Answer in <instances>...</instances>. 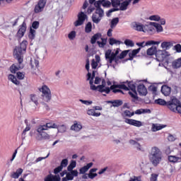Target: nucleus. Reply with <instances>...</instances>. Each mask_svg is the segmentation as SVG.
<instances>
[{"mask_svg": "<svg viewBox=\"0 0 181 181\" xmlns=\"http://www.w3.org/2000/svg\"><path fill=\"white\" fill-rule=\"evenodd\" d=\"M92 29H93V24H91V22H88L85 27L86 33H90Z\"/></svg>", "mask_w": 181, "mask_h": 181, "instance_id": "41", "label": "nucleus"}, {"mask_svg": "<svg viewBox=\"0 0 181 181\" xmlns=\"http://www.w3.org/2000/svg\"><path fill=\"white\" fill-rule=\"evenodd\" d=\"M57 129H58L59 132L63 134L66 132V131H67V127H66V125L62 124L61 126H58V128H57Z\"/></svg>", "mask_w": 181, "mask_h": 181, "instance_id": "47", "label": "nucleus"}, {"mask_svg": "<svg viewBox=\"0 0 181 181\" xmlns=\"http://www.w3.org/2000/svg\"><path fill=\"white\" fill-rule=\"evenodd\" d=\"M99 93H105L110 94L111 89L109 87H105V80L102 81V85L98 86Z\"/></svg>", "mask_w": 181, "mask_h": 181, "instance_id": "16", "label": "nucleus"}, {"mask_svg": "<svg viewBox=\"0 0 181 181\" xmlns=\"http://www.w3.org/2000/svg\"><path fill=\"white\" fill-rule=\"evenodd\" d=\"M164 127L160 126V124H153L152 127H151V131L153 132H156V131H160V129H163Z\"/></svg>", "mask_w": 181, "mask_h": 181, "instance_id": "35", "label": "nucleus"}, {"mask_svg": "<svg viewBox=\"0 0 181 181\" xmlns=\"http://www.w3.org/2000/svg\"><path fill=\"white\" fill-rule=\"evenodd\" d=\"M148 159L153 166H158L162 162V151L156 146H153L148 152Z\"/></svg>", "mask_w": 181, "mask_h": 181, "instance_id": "2", "label": "nucleus"}, {"mask_svg": "<svg viewBox=\"0 0 181 181\" xmlns=\"http://www.w3.org/2000/svg\"><path fill=\"white\" fill-rule=\"evenodd\" d=\"M129 90H131V91H129V95L132 98H134V100L138 99V93H136V86H135V84L132 82H128L127 83Z\"/></svg>", "mask_w": 181, "mask_h": 181, "instance_id": "10", "label": "nucleus"}, {"mask_svg": "<svg viewBox=\"0 0 181 181\" xmlns=\"http://www.w3.org/2000/svg\"><path fill=\"white\" fill-rule=\"evenodd\" d=\"M45 127V129H47V131H48V129H57V128H59V126H57V124H56L54 122H50L48 123H46L45 124H43Z\"/></svg>", "mask_w": 181, "mask_h": 181, "instance_id": "23", "label": "nucleus"}, {"mask_svg": "<svg viewBox=\"0 0 181 181\" xmlns=\"http://www.w3.org/2000/svg\"><path fill=\"white\" fill-rule=\"evenodd\" d=\"M18 66H16V65L13 64L11 67H10V71L11 73H13V74H15V73H16L18 71V70H19V69H23V65L21 64H20L18 62Z\"/></svg>", "mask_w": 181, "mask_h": 181, "instance_id": "26", "label": "nucleus"}, {"mask_svg": "<svg viewBox=\"0 0 181 181\" xmlns=\"http://www.w3.org/2000/svg\"><path fill=\"white\" fill-rule=\"evenodd\" d=\"M105 57L106 60H108L109 63L111 64L114 62V59L117 57V54L114 52H112L111 49H107L105 52Z\"/></svg>", "mask_w": 181, "mask_h": 181, "instance_id": "14", "label": "nucleus"}, {"mask_svg": "<svg viewBox=\"0 0 181 181\" xmlns=\"http://www.w3.org/2000/svg\"><path fill=\"white\" fill-rule=\"evenodd\" d=\"M155 103L158 104V105H168V102L165 101L163 99H157L155 100Z\"/></svg>", "mask_w": 181, "mask_h": 181, "instance_id": "44", "label": "nucleus"}, {"mask_svg": "<svg viewBox=\"0 0 181 181\" xmlns=\"http://www.w3.org/2000/svg\"><path fill=\"white\" fill-rule=\"evenodd\" d=\"M109 104H112V107H121L123 102L121 100H110L108 101Z\"/></svg>", "mask_w": 181, "mask_h": 181, "instance_id": "32", "label": "nucleus"}, {"mask_svg": "<svg viewBox=\"0 0 181 181\" xmlns=\"http://www.w3.org/2000/svg\"><path fill=\"white\" fill-rule=\"evenodd\" d=\"M33 29H38L39 28V21H34L32 24Z\"/></svg>", "mask_w": 181, "mask_h": 181, "instance_id": "63", "label": "nucleus"}, {"mask_svg": "<svg viewBox=\"0 0 181 181\" xmlns=\"http://www.w3.org/2000/svg\"><path fill=\"white\" fill-rule=\"evenodd\" d=\"M30 100L35 104V105H39V102L37 101V96L36 95H30Z\"/></svg>", "mask_w": 181, "mask_h": 181, "instance_id": "50", "label": "nucleus"}, {"mask_svg": "<svg viewBox=\"0 0 181 181\" xmlns=\"http://www.w3.org/2000/svg\"><path fill=\"white\" fill-rule=\"evenodd\" d=\"M131 28L134 29V30H136L137 32H144V33H153L155 32V28L149 25H144L142 23L139 22H132L131 23Z\"/></svg>", "mask_w": 181, "mask_h": 181, "instance_id": "5", "label": "nucleus"}, {"mask_svg": "<svg viewBox=\"0 0 181 181\" xmlns=\"http://www.w3.org/2000/svg\"><path fill=\"white\" fill-rule=\"evenodd\" d=\"M110 89L112 90L113 93H121L122 94H124V92L122 90L115 89V86H111Z\"/></svg>", "mask_w": 181, "mask_h": 181, "instance_id": "58", "label": "nucleus"}, {"mask_svg": "<svg viewBox=\"0 0 181 181\" xmlns=\"http://www.w3.org/2000/svg\"><path fill=\"white\" fill-rule=\"evenodd\" d=\"M137 91L139 95H146L148 94V90L144 84H140L137 86Z\"/></svg>", "mask_w": 181, "mask_h": 181, "instance_id": "18", "label": "nucleus"}, {"mask_svg": "<svg viewBox=\"0 0 181 181\" xmlns=\"http://www.w3.org/2000/svg\"><path fill=\"white\" fill-rule=\"evenodd\" d=\"M149 21H154L155 22H159L160 21V16L158 15H153L149 17Z\"/></svg>", "mask_w": 181, "mask_h": 181, "instance_id": "48", "label": "nucleus"}, {"mask_svg": "<svg viewBox=\"0 0 181 181\" xmlns=\"http://www.w3.org/2000/svg\"><path fill=\"white\" fill-rule=\"evenodd\" d=\"M80 103H82V104H84L85 105H91V104H93V101H90V100H84L82 99L79 100Z\"/></svg>", "mask_w": 181, "mask_h": 181, "instance_id": "60", "label": "nucleus"}, {"mask_svg": "<svg viewBox=\"0 0 181 181\" xmlns=\"http://www.w3.org/2000/svg\"><path fill=\"white\" fill-rule=\"evenodd\" d=\"M26 32V23L23 22L21 25L19 26V29L16 33V37L19 39H22L25 36Z\"/></svg>", "mask_w": 181, "mask_h": 181, "instance_id": "13", "label": "nucleus"}, {"mask_svg": "<svg viewBox=\"0 0 181 181\" xmlns=\"http://www.w3.org/2000/svg\"><path fill=\"white\" fill-rule=\"evenodd\" d=\"M87 19V16L84 12L81 11L80 13H78V20L76 21L74 23V26L77 28L78 26H81Z\"/></svg>", "mask_w": 181, "mask_h": 181, "instance_id": "11", "label": "nucleus"}, {"mask_svg": "<svg viewBox=\"0 0 181 181\" xmlns=\"http://www.w3.org/2000/svg\"><path fill=\"white\" fill-rule=\"evenodd\" d=\"M102 36L103 35H101L100 33L93 35L90 39L91 45H95V43H97L99 47H104L107 45V39L103 38ZM99 39H101L102 41H97L99 40Z\"/></svg>", "mask_w": 181, "mask_h": 181, "instance_id": "7", "label": "nucleus"}, {"mask_svg": "<svg viewBox=\"0 0 181 181\" xmlns=\"http://www.w3.org/2000/svg\"><path fill=\"white\" fill-rule=\"evenodd\" d=\"M46 4H47V0H38L37 4L34 8L35 13H40V12H43V11H45Z\"/></svg>", "mask_w": 181, "mask_h": 181, "instance_id": "9", "label": "nucleus"}, {"mask_svg": "<svg viewBox=\"0 0 181 181\" xmlns=\"http://www.w3.org/2000/svg\"><path fill=\"white\" fill-rule=\"evenodd\" d=\"M117 11H119V8H112L110 9L107 13H106V16H107L108 18H110V16H111V13L112 12H117Z\"/></svg>", "mask_w": 181, "mask_h": 181, "instance_id": "56", "label": "nucleus"}, {"mask_svg": "<svg viewBox=\"0 0 181 181\" xmlns=\"http://www.w3.org/2000/svg\"><path fill=\"white\" fill-rule=\"evenodd\" d=\"M35 36H36V30H35L30 28V33H29V35H28V37H29L30 39L33 40V39H35Z\"/></svg>", "mask_w": 181, "mask_h": 181, "instance_id": "49", "label": "nucleus"}, {"mask_svg": "<svg viewBox=\"0 0 181 181\" xmlns=\"http://www.w3.org/2000/svg\"><path fill=\"white\" fill-rule=\"evenodd\" d=\"M119 22V18H113L110 23L111 29H114V28H115V26H117V25H118Z\"/></svg>", "mask_w": 181, "mask_h": 181, "instance_id": "39", "label": "nucleus"}, {"mask_svg": "<svg viewBox=\"0 0 181 181\" xmlns=\"http://www.w3.org/2000/svg\"><path fill=\"white\" fill-rule=\"evenodd\" d=\"M141 52V48H138L136 49H133L132 52L129 53V59L128 60H134V58L135 57L136 55L138 54Z\"/></svg>", "mask_w": 181, "mask_h": 181, "instance_id": "28", "label": "nucleus"}, {"mask_svg": "<svg viewBox=\"0 0 181 181\" xmlns=\"http://www.w3.org/2000/svg\"><path fill=\"white\" fill-rule=\"evenodd\" d=\"M168 160L171 163H180L181 162V151L179 156H168Z\"/></svg>", "mask_w": 181, "mask_h": 181, "instance_id": "17", "label": "nucleus"}, {"mask_svg": "<svg viewBox=\"0 0 181 181\" xmlns=\"http://www.w3.org/2000/svg\"><path fill=\"white\" fill-rule=\"evenodd\" d=\"M76 165L77 163L76 162V160H72L69 166L67 167V170H73V169H74V168H76Z\"/></svg>", "mask_w": 181, "mask_h": 181, "instance_id": "43", "label": "nucleus"}, {"mask_svg": "<svg viewBox=\"0 0 181 181\" xmlns=\"http://www.w3.org/2000/svg\"><path fill=\"white\" fill-rule=\"evenodd\" d=\"M68 172H70V174L74 177H77V176H78V171H77V170H68Z\"/></svg>", "mask_w": 181, "mask_h": 181, "instance_id": "59", "label": "nucleus"}, {"mask_svg": "<svg viewBox=\"0 0 181 181\" xmlns=\"http://www.w3.org/2000/svg\"><path fill=\"white\" fill-rule=\"evenodd\" d=\"M146 112H151L149 109H139L135 111V114L141 115V114H146Z\"/></svg>", "mask_w": 181, "mask_h": 181, "instance_id": "38", "label": "nucleus"}, {"mask_svg": "<svg viewBox=\"0 0 181 181\" xmlns=\"http://www.w3.org/2000/svg\"><path fill=\"white\" fill-rule=\"evenodd\" d=\"M158 176H159V174H155V173L151 174L150 177V181H158Z\"/></svg>", "mask_w": 181, "mask_h": 181, "instance_id": "57", "label": "nucleus"}, {"mask_svg": "<svg viewBox=\"0 0 181 181\" xmlns=\"http://www.w3.org/2000/svg\"><path fill=\"white\" fill-rule=\"evenodd\" d=\"M76 36H77V33L74 30L71 31L68 34V38L69 39V40H74V39H76Z\"/></svg>", "mask_w": 181, "mask_h": 181, "instance_id": "42", "label": "nucleus"}, {"mask_svg": "<svg viewBox=\"0 0 181 181\" xmlns=\"http://www.w3.org/2000/svg\"><path fill=\"white\" fill-rule=\"evenodd\" d=\"M8 79L9 80V81H11L13 84H15L16 86H21V81H19L14 75L9 74L8 76Z\"/></svg>", "mask_w": 181, "mask_h": 181, "instance_id": "25", "label": "nucleus"}, {"mask_svg": "<svg viewBox=\"0 0 181 181\" xmlns=\"http://www.w3.org/2000/svg\"><path fill=\"white\" fill-rule=\"evenodd\" d=\"M93 166V163H89L86 165L81 168L79 169V173L80 175H84L86 172L88 171V169Z\"/></svg>", "mask_w": 181, "mask_h": 181, "instance_id": "24", "label": "nucleus"}, {"mask_svg": "<svg viewBox=\"0 0 181 181\" xmlns=\"http://www.w3.org/2000/svg\"><path fill=\"white\" fill-rule=\"evenodd\" d=\"M122 43L121 41L116 40L115 38H110L109 39V45L110 46H114V45H121Z\"/></svg>", "mask_w": 181, "mask_h": 181, "instance_id": "37", "label": "nucleus"}, {"mask_svg": "<svg viewBox=\"0 0 181 181\" xmlns=\"http://www.w3.org/2000/svg\"><path fill=\"white\" fill-rule=\"evenodd\" d=\"M87 80H89V84L90 86H93L94 83V79L91 78V73L88 72L87 74Z\"/></svg>", "mask_w": 181, "mask_h": 181, "instance_id": "53", "label": "nucleus"}, {"mask_svg": "<svg viewBox=\"0 0 181 181\" xmlns=\"http://www.w3.org/2000/svg\"><path fill=\"white\" fill-rule=\"evenodd\" d=\"M148 91H151L153 94H156L158 91V86L156 85H151L148 87Z\"/></svg>", "mask_w": 181, "mask_h": 181, "instance_id": "45", "label": "nucleus"}, {"mask_svg": "<svg viewBox=\"0 0 181 181\" xmlns=\"http://www.w3.org/2000/svg\"><path fill=\"white\" fill-rule=\"evenodd\" d=\"M159 43H160V42L153 41V40H149L145 43V46H152V45H159Z\"/></svg>", "mask_w": 181, "mask_h": 181, "instance_id": "52", "label": "nucleus"}, {"mask_svg": "<svg viewBox=\"0 0 181 181\" xmlns=\"http://www.w3.org/2000/svg\"><path fill=\"white\" fill-rule=\"evenodd\" d=\"M30 64L32 68L35 67H35H39V60L36 59H31Z\"/></svg>", "mask_w": 181, "mask_h": 181, "instance_id": "46", "label": "nucleus"}, {"mask_svg": "<svg viewBox=\"0 0 181 181\" xmlns=\"http://www.w3.org/2000/svg\"><path fill=\"white\" fill-rule=\"evenodd\" d=\"M173 69H180L181 67V57L174 60L172 62Z\"/></svg>", "mask_w": 181, "mask_h": 181, "instance_id": "29", "label": "nucleus"}, {"mask_svg": "<svg viewBox=\"0 0 181 181\" xmlns=\"http://www.w3.org/2000/svg\"><path fill=\"white\" fill-rule=\"evenodd\" d=\"M88 115H91L92 117H100L101 115L100 112H95L94 109H89L87 111Z\"/></svg>", "mask_w": 181, "mask_h": 181, "instance_id": "34", "label": "nucleus"}, {"mask_svg": "<svg viewBox=\"0 0 181 181\" xmlns=\"http://www.w3.org/2000/svg\"><path fill=\"white\" fill-rule=\"evenodd\" d=\"M124 122L126 124H129V125H132L133 127H137V128L142 127V122L139 120H135L134 119H125Z\"/></svg>", "mask_w": 181, "mask_h": 181, "instance_id": "15", "label": "nucleus"}, {"mask_svg": "<svg viewBox=\"0 0 181 181\" xmlns=\"http://www.w3.org/2000/svg\"><path fill=\"white\" fill-rule=\"evenodd\" d=\"M47 129L45 127L44 124L37 126L35 131V138L37 141H45L47 139H50V135L47 134L46 132Z\"/></svg>", "mask_w": 181, "mask_h": 181, "instance_id": "4", "label": "nucleus"}, {"mask_svg": "<svg viewBox=\"0 0 181 181\" xmlns=\"http://www.w3.org/2000/svg\"><path fill=\"white\" fill-rule=\"evenodd\" d=\"M98 66V62H95V59H92V62H91L92 69H97Z\"/></svg>", "mask_w": 181, "mask_h": 181, "instance_id": "62", "label": "nucleus"}, {"mask_svg": "<svg viewBox=\"0 0 181 181\" xmlns=\"http://www.w3.org/2000/svg\"><path fill=\"white\" fill-rule=\"evenodd\" d=\"M148 26H151V28H153L152 26H153L156 28V32H158V33L163 32V27H162V25H160V24L158 23L151 22Z\"/></svg>", "mask_w": 181, "mask_h": 181, "instance_id": "22", "label": "nucleus"}, {"mask_svg": "<svg viewBox=\"0 0 181 181\" xmlns=\"http://www.w3.org/2000/svg\"><path fill=\"white\" fill-rule=\"evenodd\" d=\"M172 46H173V43L171 42H163L161 43L162 49H165V50H168V49H170Z\"/></svg>", "mask_w": 181, "mask_h": 181, "instance_id": "33", "label": "nucleus"}, {"mask_svg": "<svg viewBox=\"0 0 181 181\" xmlns=\"http://www.w3.org/2000/svg\"><path fill=\"white\" fill-rule=\"evenodd\" d=\"M28 47V41L23 40L20 44V47H16L13 50L14 57L18 60L21 64L23 63V54L26 53V49Z\"/></svg>", "mask_w": 181, "mask_h": 181, "instance_id": "3", "label": "nucleus"}, {"mask_svg": "<svg viewBox=\"0 0 181 181\" xmlns=\"http://www.w3.org/2000/svg\"><path fill=\"white\" fill-rule=\"evenodd\" d=\"M158 49L155 46H152L151 47L148 48L146 51L148 56H153V54L156 55V52Z\"/></svg>", "mask_w": 181, "mask_h": 181, "instance_id": "30", "label": "nucleus"}, {"mask_svg": "<svg viewBox=\"0 0 181 181\" xmlns=\"http://www.w3.org/2000/svg\"><path fill=\"white\" fill-rule=\"evenodd\" d=\"M39 90L40 93H42L43 101L45 103H49L52 100V91L50 90V88H49L47 86L43 85Z\"/></svg>", "mask_w": 181, "mask_h": 181, "instance_id": "8", "label": "nucleus"}, {"mask_svg": "<svg viewBox=\"0 0 181 181\" xmlns=\"http://www.w3.org/2000/svg\"><path fill=\"white\" fill-rule=\"evenodd\" d=\"M62 170H63V168L59 165V166L57 167L56 168H54V175H57V173H60L62 172Z\"/></svg>", "mask_w": 181, "mask_h": 181, "instance_id": "61", "label": "nucleus"}, {"mask_svg": "<svg viewBox=\"0 0 181 181\" xmlns=\"http://www.w3.org/2000/svg\"><path fill=\"white\" fill-rule=\"evenodd\" d=\"M67 165H69V160H67V158H65L62 160L60 166L63 169V168H66Z\"/></svg>", "mask_w": 181, "mask_h": 181, "instance_id": "51", "label": "nucleus"}, {"mask_svg": "<svg viewBox=\"0 0 181 181\" xmlns=\"http://www.w3.org/2000/svg\"><path fill=\"white\" fill-rule=\"evenodd\" d=\"M94 5L96 8L95 13L92 16V21L93 23L98 24L104 17V10L101 8V5L105 8H110L111 6V1L107 0H99L95 2Z\"/></svg>", "mask_w": 181, "mask_h": 181, "instance_id": "1", "label": "nucleus"}, {"mask_svg": "<svg viewBox=\"0 0 181 181\" xmlns=\"http://www.w3.org/2000/svg\"><path fill=\"white\" fill-rule=\"evenodd\" d=\"M83 126L80 123H77V122H74V124L71 127V131H75L76 132H78Z\"/></svg>", "mask_w": 181, "mask_h": 181, "instance_id": "27", "label": "nucleus"}, {"mask_svg": "<svg viewBox=\"0 0 181 181\" xmlns=\"http://www.w3.org/2000/svg\"><path fill=\"white\" fill-rule=\"evenodd\" d=\"M129 5V1H124L122 3H120V8H119V11H127L128 9V6Z\"/></svg>", "mask_w": 181, "mask_h": 181, "instance_id": "31", "label": "nucleus"}, {"mask_svg": "<svg viewBox=\"0 0 181 181\" xmlns=\"http://www.w3.org/2000/svg\"><path fill=\"white\" fill-rule=\"evenodd\" d=\"M170 91H172V88L168 85H163L161 87V93L163 94V95H165V97H168L170 94Z\"/></svg>", "mask_w": 181, "mask_h": 181, "instance_id": "19", "label": "nucleus"}, {"mask_svg": "<svg viewBox=\"0 0 181 181\" xmlns=\"http://www.w3.org/2000/svg\"><path fill=\"white\" fill-rule=\"evenodd\" d=\"M167 107L173 112L181 114V103L177 98H173L170 101L167 102Z\"/></svg>", "mask_w": 181, "mask_h": 181, "instance_id": "6", "label": "nucleus"}, {"mask_svg": "<svg viewBox=\"0 0 181 181\" xmlns=\"http://www.w3.org/2000/svg\"><path fill=\"white\" fill-rule=\"evenodd\" d=\"M22 173H23V169L18 168L16 172H13L11 174V177H12V179H19V176H21Z\"/></svg>", "mask_w": 181, "mask_h": 181, "instance_id": "20", "label": "nucleus"}, {"mask_svg": "<svg viewBox=\"0 0 181 181\" xmlns=\"http://www.w3.org/2000/svg\"><path fill=\"white\" fill-rule=\"evenodd\" d=\"M167 56L168 52L165 50H157L156 52V57L158 62H163Z\"/></svg>", "mask_w": 181, "mask_h": 181, "instance_id": "12", "label": "nucleus"}, {"mask_svg": "<svg viewBox=\"0 0 181 181\" xmlns=\"http://www.w3.org/2000/svg\"><path fill=\"white\" fill-rule=\"evenodd\" d=\"M175 49L177 53H181V45L180 44H177L175 45Z\"/></svg>", "mask_w": 181, "mask_h": 181, "instance_id": "64", "label": "nucleus"}, {"mask_svg": "<svg viewBox=\"0 0 181 181\" xmlns=\"http://www.w3.org/2000/svg\"><path fill=\"white\" fill-rule=\"evenodd\" d=\"M60 175H49L45 178V181H60Z\"/></svg>", "mask_w": 181, "mask_h": 181, "instance_id": "21", "label": "nucleus"}, {"mask_svg": "<svg viewBox=\"0 0 181 181\" xmlns=\"http://www.w3.org/2000/svg\"><path fill=\"white\" fill-rule=\"evenodd\" d=\"M110 4L113 8H118V6L121 5V1L119 0H111Z\"/></svg>", "mask_w": 181, "mask_h": 181, "instance_id": "40", "label": "nucleus"}, {"mask_svg": "<svg viewBox=\"0 0 181 181\" xmlns=\"http://www.w3.org/2000/svg\"><path fill=\"white\" fill-rule=\"evenodd\" d=\"M17 78L18 80H23L25 78V73L18 71L16 73Z\"/></svg>", "mask_w": 181, "mask_h": 181, "instance_id": "54", "label": "nucleus"}, {"mask_svg": "<svg viewBox=\"0 0 181 181\" xmlns=\"http://www.w3.org/2000/svg\"><path fill=\"white\" fill-rule=\"evenodd\" d=\"M124 45H126V46H129L130 47H134V42L131 40H125Z\"/></svg>", "mask_w": 181, "mask_h": 181, "instance_id": "55", "label": "nucleus"}, {"mask_svg": "<svg viewBox=\"0 0 181 181\" xmlns=\"http://www.w3.org/2000/svg\"><path fill=\"white\" fill-rule=\"evenodd\" d=\"M134 114L135 113L134 112H131V111L129 110H124L122 113V116L123 117V118H125V117H128L129 118H131V117H134Z\"/></svg>", "mask_w": 181, "mask_h": 181, "instance_id": "36", "label": "nucleus"}]
</instances>
